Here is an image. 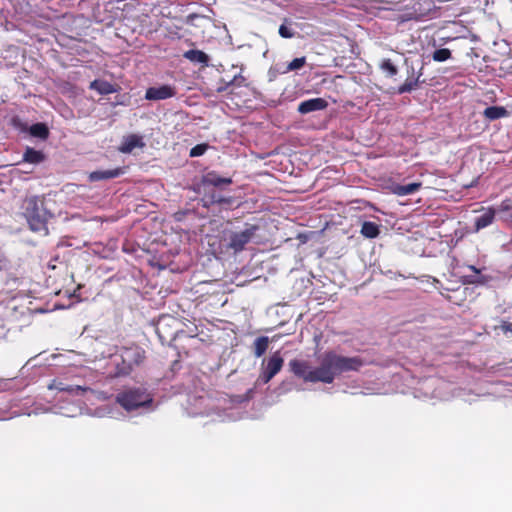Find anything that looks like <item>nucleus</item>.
<instances>
[{
	"instance_id": "nucleus-13",
	"label": "nucleus",
	"mask_w": 512,
	"mask_h": 512,
	"mask_svg": "<svg viewBox=\"0 0 512 512\" xmlns=\"http://www.w3.org/2000/svg\"><path fill=\"white\" fill-rule=\"evenodd\" d=\"M184 58L187 60L193 62V63H199L203 65H208L209 57L206 53H204L201 50H188L183 54Z\"/></svg>"
},
{
	"instance_id": "nucleus-21",
	"label": "nucleus",
	"mask_w": 512,
	"mask_h": 512,
	"mask_svg": "<svg viewBox=\"0 0 512 512\" xmlns=\"http://www.w3.org/2000/svg\"><path fill=\"white\" fill-rule=\"evenodd\" d=\"M29 132L33 137L40 138L43 140L47 139L49 136L48 127L44 123L33 124L30 127Z\"/></svg>"
},
{
	"instance_id": "nucleus-19",
	"label": "nucleus",
	"mask_w": 512,
	"mask_h": 512,
	"mask_svg": "<svg viewBox=\"0 0 512 512\" xmlns=\"http://www.w3.org/2000/svg\"><path fill=\"white\" fill-rule=\"evenodd\" d=\"M379 226L371 221H365L361 227V234L366 238H376L379 235Z\"/></svg>"
},
{
	"instance_id": "nucleus-27",
	"label": "nucleus",
	"mask_w": 512,
	"mask_h": 512,
	"mask_svg": "<svg viewBox=\"0 0 512 512\" xmlns=\"http://www.w3.org/2000/svg\"><path fill=\"white\" fill-rule=\"evenodd\" d=\"M208 149L207 144H198L190 150L191 157H199L203 155Z\"/></svg>"
},
{
	"instance_id": "nucleus-10",
	"label": "nucleus",
	"mask_w": 512,
	"mask_h": 512,
	"mask_svg": "<svg viewBox=\"0 0 512 512\" xmlns=\"http://www.w3.org/2000/svg\"><path fill=\"white\" fill-rule=\"evenodd\" d=\"M124 168L118 167L110 170H98L89 173L88 179L90 182H96L101 180L113 179L124 174Z\"/></svg>"
},
{
	"instance_id": "nucleus-7",
	"label": "nucleus",
	"mask_w": 512,
	"mask_h": 512,
	"mask_svg": "<svg viewBox=\"0 0 512 512\" xmlns=\"http://www.w3.org/2000/svg\"><path fill=\"white\" fill-rule=\"evenodd\" d=\"M122 361L129 369L139 365L144 359V352L138 347L125 348L121 354Z\"/></svg>"
},
{
	"instance_id": "nucleus-16",
	"label": "nucleus",
	"mask_w": 512,
	"mask_h": 512,
	"mask_svg": "<svg viewBox=\"0 0 512 512\" xmlns=\"http://www.w3.org/2000/svg\"><path fill=\"white\" fill-rule=\"evenodd\" d=\"M90 89L97 91L102 95L111 94L115 91L112 84L103 80H94L90 83Z\"/></svg>"
},
{
	"instance_id": "nucleus-29",
	"label": "nucleus",
	"mask_w": 512,
	"mask_h": 512,
	"mask_svg": "<svg viewBox=\"0 0 512 512\" xmlns=\"http://www.w3.org/2000/svg\"><path fill=\"white\" fill-rule=\"evenodd\" d=\"M279 34L283 38H292V37H294L295 32L292 29L285 26L284 24H282L279 27Z\"/></svg>"
},
{
	"instance_id": "nucleus-17",
	"label": "nucleus",
	"mask_w": 512,
	"mask_h": 512,
	"mask_svg": "<svg viewBox=\"0 0 512 512\" xmlns=\"http://www.w3.org/2000/svg\"><path fill=\"white\" fill-rule=\"evenodd\" d=\"M44 159L45 156L41 151L35 150L30 147H28L23 154V160L31 164H39Z\"/></svg>"
},
{
	"instance_id": "nucleus-15",
	"label": "nucleus",
	"mask_w": 512,
	"mask_h": 512,
	"mask_svg": "<svg viewBox=\"0 0 512 512\" xmlns=\"http://www.w3.org/2000/svg\"><path fill=\"white\" fill-rule=\"evenodd\" d=\"M470 271L473 272L471 275H465V279L467 283L470 284H485L488 282L489 278L481 274L480 270L477 269L473 265H469L467 267Z\"/></svg>"
},
{
	"instance_id": "nucleus-24",
	"label": "nucleus",
	"mask_w": 512,
	"mask_h": 512,
	"mask_svg": "<svg viewBox=\"0 0 512 512\" xmlns=\"http://www.w3.org/2000/svg\"><path fill=\"white\" fill-rule=\"evenodd\" d=\"M451 57H452V52H451V50H450V49H448V48H440V49H436V50L432 53V59H433L435 62H444V61L449 60Z\"/></svg>"
},
{
	"instance_id": "nucleus-9",
	"label": "nucleus",
	"mask_w": 512,
	"mask_h": 512,
	"mask_svg": "<svg viewBox=\"0 0 512 512\" xmlns=\"http://www.w3.org/2000/svg\"><path fill=\"white\" fill-rule=\"evenodd\" d=\"M496 215L495 208L489 207L483 209V213L474 219V231L479 232L480 230L490 226Z\"/></svg>"
},
{
	"instance_id": "nucleus-14",
	"label": "nucleus",
	"mask_w": 512,
	"mask_h": 512,
	"mask_svg": "<svg viewBox=\"0 0 512 512\" xmlns=\"http://www.w3.org/2000/svg\"><path fill=\"white\" fill-rule=\"evenodd\" d=\"M421 187V183L414 182L406 185H396L393 187V193L398 196L410 195L417 192Z\"/></svg>"
},
{
	"instance_id": "nucleus-6",
	"label": "nucleus",
	"mask_w": 512,
	"mask_h": 512,
	"mask_svg": "<svg viewBox=\"0 0 512 512\" xmlns=\"http://www.w3.org/2000/svg\"><path fill=\"white\" fill-rule=\"evenodd\" d=\"M176 90L170 85H161L158 87H149L146 90L145 98L147 100L158 101L165 100L175 96Z\"/></svg>"
},
{
	"instance_id": "nucleus-11",
	"label": "nucleus",
	"mask_w": 512,
	"mask_h": 512,
	"mask_svg": "<svg viewBox=\"0 0 512 512\" xmlns=\"http://www.w3.org/2000/svg\"><path fill=\"white\" fill-rule=\"evenodd\" d=\"M142 138L138 135L132 134L124 138L119 150L122 153H131L137 147H144Z\"/></svg>"
},
{
	"instance_id": "nucleus-23",
	"label": "nucleus",
	"mask_w": 512,
	"mask_h": 512,
	"mask_svg": "<svg viewBox=\"0 0 512 512\" xmlns=\"http://www.w3.org/2000/svg\"><path fill=\"white\" fill-rule=\"evenodd\" d=\"M63 392H66L70 395H83L86 392H93L91 388L86 386H80V385H65Z\"/></svg>"
},
{
	"instance_id": "nucleus-2",
	"label": "nucleus",
	"mask_w": 512,
	"mask_h": 512,
	"mask_svg": "<svg viewBox=\"0 0 512 512\" xmlns=\"http://www.w3.org/2000/svg\"><path fill=\"white\" fill-rule=\"evenodd\" d=\"M23 214L33 231L46 230L47 222L52 217L45 207L44 200L38 196L27 197L23 202Z\"/></svg>"
},
{
	"instance_id": "nucleus-26",
	"label": "nucleus",
	"mask_w": 512,
	"mask_h": 512,
	"mask_svg": "<svg viewBox=\"0 0 512 512\" xmlns=\"http://www.w3.org/2000/svg\"><path fill=\"white\" fill-rule=\"evenodd\" d=\"M305 64H306V58H305V57L295 58L294 60H292V61L288 64L286 71L288 72V71H295V70H299V69H301Z\"/></svg>"
},
{
	"instance_id": "nucleus-22",
	"label": "nucleus",
	"mask_w": 512,
	"mask_h": 512,
	"mask_svg": "<svg viewBox=\"0 0 512 512\" xmlns=\"http://www.w3.org/2000/svg\"><path fill=\"white\" fill-rule=\"evenodd\" d=\"M269 344V338L266 336L258 337L254 341V355L261 357L267 350Z\"/></svg>"
},
{
	"instance_id": "nucleus-5",
	"label": "nucleus",
	"mask_w": 512,
	"mask_h": 512,
	"mask_svg": "<svg viewBox=\"0 0 512 512\" xmlns=\"http://www.w3.org/2000/svg\"><path fill=\"white\" fill-rule=\"evenodd\" d=\"M284 359L279 351L273 353L267 360L265 366L259 375L258 381L266 384L268 383L283 367Z\"/></svg>"
},
{
	"instance_id": "nucleus-8",
	"label": "nucleus",
	"mask_w": 512,
	"mask_h": 512,
	"mask_svg": "<svg viewBox=\"0 0 512 512\" xmlns=\"http://www.w3.org/2000/svg\"><path fill=\"white\" fill-rule=\"evenodd\" d=\"M328 102L323 98H312L302 101L297 108L300 114H308L315 111L326 109Z\"/></svg>"
},
{
	"instance_id": "nucleus-30",
	"label": "nucleus",
	"mask_w": 512,
	"mask_h": 512,
	"mask_svg": "<svg viewBox=\"0 0 512 512\" xmlns=\"http://www.w3.org/2000/svg\"><path fill=\"white\" fill-rule=\"evenodd\" d=\"M245 82V78L241 74L235 75L229 82L226 83V87L235 85V86H242Z\"/></svg>"
},
{
	"instance_id": "nucleus-4",
	"label": "nucleus",
	"mask_w": 512,
	"mask_h": 512,
	"mask_svg": "<svg viewBox=\"0 0 512 512\" xmlns=\"http://www.w3.org/2000/svg\"><path fill=\"white\" fill-rule=\"evenodd\" d=\"M257 230L258 226L247 224L242 231H231L225 238L226 247L233 250L234 253L241 252L244 250L246 244L253 239Z\"/></svg>"
},
{
	"instance_id": "nucleus-28",
	"label": "nucleus",
	"mask_w": 512,
	"mask_h": 512,
	"mask_svg": "<svg viewBox=\"0 0 512 512\" xmlns=\"http://www.w3.org/2000/svg\"><path fill=\"white\" fill-rule=\"evenodd\" d=\"M496 210V213H506L512 210V201L510 199H505L501 202V204L498 206Z\"/></svg>"
},
{
	"instance_id": "nucleus-3",
	"label": "nucleus",
	"mask_w": 512,
	"mask_h": 512,
	"mask_svg": "<svg viewBox=\"0 0 512 512\" xmlns=\"http://www.w3.org/2000/svg\"><path fill=\"white\" fill-rule=\"evenodd\" d=\"M116 400L127 411L147 406L152 402L150 394L140 388L125 390L117 395Z\"/></svg>"
},
{
	"instance_id": "nucleus-18",
	"label": "nucleus",
	"mask_w": 512,
	"mask_h": 512,
	"mask_svg": "<svg viewBox=\"0 0 512 512\" xmlns=\"http://www.w3.org/2000/svg\"><path fill=\"white\" fill-rule=\"evenodd\" d=\"M483 114L487 119L492 121L506 116L507 110L501 106H490L484 110Z\"/></svg>"
},
{
	"instance_id": "nucleus-33",
	"label": "nucleus",
	"mask_w": 512,
	"mask_h": 512,
	"mask_svg": "<svg viewBox=\"0 0 512 512\" xmlns=\"http://www.w3.org/2000/svg\"><path fill=\"white\" fill-rule=\"evenodd\" d=\"M224 89H225V88H221V87H219V88H218V91H219V92H221V91H223Z\"/></svg>"
},
{
	"instance_id": "nucleus-1",
	"label": "nucleus",
	"mask_w": 512,
	"mask_h": 512,
	"mask_svg": "<svg viewBox=\"0 0 512 512\" xmlns=\"http://www.w3.org/2000/svg\"><path fill=\"white\" fill-rule=\"evenodd\" d=\"M364 365L360 357H346L328 351L321 357L320 365L312 368L307 361L293 359L289 362L291 372L305 382L330 384L344 372L357 371Z\"/></svg>"
},
{
	"instance_id": "nucleus-25",
	"label": "nucleus",
	"mask_w": 512,
	"mask_h": 512,
	"mask_svg": "<svg viewBox=\"0 0 512 512\" xmlns=\"http://www.w3.org/2000/svg\"><path fill=\"white\" fill-rule=\"evenodd\" d=\"M381 69L388 74V76H394L398 73L397 67L391 62L390 59H385L380 65Z\"/></svg>"
},
{
	"instance_id": "nucleus-20",
	"label": "nucleus",
	"mask_w": 512,
	"mask_h": 512,
	"mask_svg": "<svg viewBox=\"0 0 512 512\" xmlns=\"http://www.w3.org/2000/svg\"><path fill=\"white\" fill-rule=\"evenodd\" d=\"M422 74L423 73L421 69L418 73V76L415 79H406V81L401 86H399L397 91L398 94H404L414 90L418 86Z\"/></svg>"
},
{
	"instance_id": "nucleus-31",
	"label": "nucleus",
	"mask_w": 512,
	"mask_h": 512,
	"mask_svg": "<svg viewBox=\"0 0 512 512\" xmlns=\"http://www.w3.org/2000/svg\"><path fill=\"white\" fill-rule=\"evenodd\" d=\"M64 384L62 382H57V381H53L51 384L48 385V388L50 390H58L60 392H63V389H64Z\"/></svg>"
},
{
	"instance_id": "nucleus-32",
	"label": "nucleus",
	"mask_w": 512,
	"mask_h": 512,
	"mask_svg": "<svg viewBox=\"0 0 512 512\" xmlns=\"http://www.w3.org/2000/svg\"><path fill=\"white\" fill-rule=\"evenodd\" d=\"M499 328L505 333L507 334L508 332H511L512 333V324L509 323V322H506V321H503L501 323V325L499 326Z\"/></svg>"
},
{
	"instance_id": "nucleus-12",
	"label": "nucleus",
	"mask_w": 512,
	"mask_h": 512,
	"mask_svg": "<svg viewBox=\"0 0 512 512\" xmlns=\"http://www.w3.org/2000/svg\"><path fill=\"white\" fill-rule=\"evenodd\" d=\"M203 183L205 185L220 187L223 185H230L232 183V179L227 177H221L216 172H208L203 177Z\"/></svg>"
}]
</instances>
